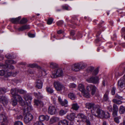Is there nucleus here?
I'll list each match as a JSON object with an SVG mask.
<instances>
[{"mask_svg": "<svg viewBox=\"0 0 125 125\" xmlns=\"http://www.w3.org/2000/svg\"><path fill=\"white\" fill-rule=\"evenodd\" d=\"M23 114L24 115V121L26 123H29L33 118L32 115L28 112L33 110L30 104L25 105L23 107Z\"/></svg>", "mask_w": 125, "mask_h": 125, "instance_id": "f257e3e1", "label": "nucleus"}, {"mask_svg": "<svg viewBox=\"0 0 125 125\" xmlns=\"http://www.w3.org/2000/svg\"><path fill=\"white\" fill-rule=\"evenodd\" d=\"M92 113L93 115L98 117H104L108 118L110 117L109 114L107 113V114H105L104 111L100 109V106L98 105L95 109V110L92 111Z\"/></svg>", "mask_w": 125, "mask_h": 125, "instance_id": "f03ea898", "label": "nucleus"}, {"mask_svg": "<svg viewBox=\"0 0 125 125\" xmlns=\"http://www.w3.org/2000/svg\"><path fill=\"white\" fill-rule=\"evenodd\" d=\"M54 87L58 91H61L62 92L64 93L67 90V89L59 82H54Z\"/></svg>", "mask_w": 125, "mask_h": 125, "instance_id": "7ed1b4c3", "label": "nucleus"}, {"mask_svg": "<svg viewBox=\"0 0 125 125\" xmlns=\"http://www.w3.org/2000/svg\"><path fill=\"white\" fill-rule=\"evenodd\" d=\"M86 89L89 92L91 91V94L94 95L95 94L97 88L94 85L90 84L87 86Z\"/></svg>", "mask_w": 125, "mask_h": 125, "instance_id": "20e7f679", "label": "nucleus"}, {"mask_svg": "<svg viewBox=\"0 0 125 125\" xmlns=\"http://www.w3.org/2000/svg\"><path fill=\"white\" fill-rule=\"evenodd\" d=\"M85 107L89 109H90L92 113V111L95 110V109L98 105H95L94 104L92 103H87L85 104Z\"/></svg>", "mask_w": 125, "mask_h": 125, "instance_id": "39448f33", "label": "nucleus"}, {"mask_svg": "<svg viewBox=\"0 0 125 125\" xmlns=\"http://www.w3.org/2000/svg\"><path fill=\"white\" fill-rule=\"evenodd\" d=\"M118 86L121 88L125 87V74L123 77L118 81Z\"/></svg>", "mask_w": 125, "mask_h": 125, "instance_id": "423d86ee", "label": "nucleus"}, {"mask_svg": "<svg viewBox=\"0 0 125 125\" xmlns=\"http://www.w3.org/2000/svg\"><path fill=\"white\" fill-rule=\"evenodd\" d=\"M5 62L7 64V67L12 69H13L14 68V67L13 66L10 65V64H15L16 63L15 61L13 60H7Z\"/></svg>", "mask_w": 125, "mask_h": 125, "instance_id": "0eeeda50", "label": "nucleus"}, {"mask_svg": "<svg viewBox=\"0 0 125 125\" xmlns=\"http://www.w3.org/2000/svg\"><path fill=\"white\" fill-rule=\"evenodd\" d=\"M53 74L56 77H60L63 75V72L61 69H58L55 70Z\"/></svg>", "mask_w": 125, "mask_h": 125, "instance_id": "6e6552de", "label": "nucleus"}, {"mask_svg": "<svg viewBox=\"0 0 125 125\" xmlns=\"http://www.w3.org/2000/svg\"><path fill=\"white\" fill-rule=\"evenodd\" d=\"M23 98L25 99V101L27 102V103H29V104L27 103L26 104H25V103L24 105L23 106V107L25 105H28L29 104H30H30V103L31 102V100L32 99V98L31 96H30L28 94H26L23 97Z\"/></svg>", "mask_w": 125, "mask_h": 125, "instance_id": "1a4fd4ad", "label": "nucleus"}, {"mask_svg": "<svg viewBox=\"0 0 125 125\" xmlns=\"http://www.w3.org/2000/svg\"><path fill=\"white\" fill-rule=\"evenodd\" d=\"M0 102L4 106L7 104L8 102V100L7 98L5 96H0Z\"/></svg>", "mask_w": 125, "mask_h": 125, "instance_id": "9d476101", "label": "nucleus"}, {"mask_svg": "<svg viewBox=\"0 0 125 125\" xmlns=\"http://www.w3.org/2000/svg\"><path fill=\"white\" fill-rule=\"evenodd\" d=\"M80 63H75L72 65V69L73 71L77 72L80 70Z\"/></svg>", "mask_w": 125, "mask_h": 125, "instance_id": "9b49d317", "label": "nucleus"}, {"mask_svg": "<svg viewBox=\"0 0 125 125\" xmlns=\"http://www.w3.org/2000/svg\"><path fill=\"white\" fill-rule=\"evenodd\" d=\"M43 84V82L41 80L38 79L37 80L35 83L36 87L39 89L42 88Z\"/></svg>", "mask_w": 125, "mask_h": 125, "instance_id": "f8f14e48", "label": "nucleus"}, {"mask_svg": "<svg viewBox=\"0 0 125 125\" xmlns=\"http://www.w3.org/2000/svg\"><path fill=\"white\" fill-rule=\"evenodd\" d=\"M56 111V109L55 107L53 106H51L49 107L48 112L51 115L54 114Z\"/></svg>", "mask_w": 125, "mask_h": 125, "instance_id": "ddd939ff", "label": "nucleus"}, {"mask_svg": "<svg viewBox=\"0 0 125 125\" xmlns=\"http://www.w3.org/2000/svg\"><path fill=\"white\" fill-rule=\"evenodd\" d=\"M58 99L60 104L62 106H64L65 107H66L67 106L68 102L66 99H64V101L63 102L62 101L61 97L59 96L58 97Z\"/></svg>", "mask_w": 125, "mask_h": 125, "instance_id": "4468645a", "label": "nucleus"}, {"mask_svg": "<svg viewBox=\"0 0 125 125\" xmlns=\"http://www.w3.org/2000/svg\"><path fill=\"white\" fill-rule=\"evenodd\" d=\"M12 95V96L14 98H16L17 96L18 95L17 94L18 93V89L15 88L11 89L10 91Z\"/></svg>", "mask_w": 125, "mask_h": 125, "instance_id": "2eb2a0df", "label": "nucleus"}, {"mask_svg": "<svg viewBox=\"0 0 125 125\" xmlns=\"http://www.w3.org/2000/svg\"><path fill=\"white\" fill-rule=\"evenodd\" d=\"M49 117L47 115H41L39 116V119L41 121H43L45 120L48 121L49 120Z\"/></svg>", "mask_w": 125, "mask_h": 125, "instance_id": "dca6fc26", "label": "nucleus"}, {"mask_svg": "<svg viewBox=\"0 0 125 125\" xmlns=\"http://www.w3.org/2000/svg\"><path fill=\"white\" fill-rule=\"evenodd\" d=\"M16 98H17L20 104L22 107V108L23 109V106L25 104V102L23 100L21 97L19 95H17L16 97Z\"/></svg>", "mask_w": 125, "mask_h": 125, "instance_id": "f3484780", "label": "nucleus"}, {"mask_svg": "<svg viewBox=\"0 0 125 125\" xmlns=\"http://www.w3.org/2000/svg\"><path fill=\"white\" fill-rule=\"evenodd\" d=\"M75 115V114L74 113H73L70 114L68 115H67V118L70 120H73L74 119Z\"/></svg>", "mask_w": 125, "mask_h": 125, "instance_id": "a211bd4d", "label": "nucleus"}, {"mask_svg": "<svg viewBox=\"0 0 125 125\" xmlns=\"http://www.w3.org/2000/svg\"><path fill=\"white\" fill-rule=\"evenodd\" d=\"M6 117L5 113H3L0 114V122L2 123L5 121Z\"/></svg>", "mask_w": 125, "mask_h": 125, "instance_id": "6ab92c4d", "label": "nucleus"}, {"mask_svg": "<svg viewBox=\"0 0 125 125\" xmlns=\"http://www.w3.org/2000/svg\"><path fill=\"white\" fill-rule=\"evenodd\" d=\"M21 17L19 16L16 18H12L10 19V21L14 24H17L18 23L19 20L21 19Z\"/></svg>", "mask_w": 125, "mask_h": 125, "instance_id": "aec40b11", "label": "nucleus"}, {"mask_svg": "<svg viewBox=\"0 0 125 125\" xmlns=\"http://www.w3.org/2000/svg\"><path fill=\"white\" fill-rule=\"evenodd\" d=\"M78 89L82 93H83L85 91L84 86V85L81 83L79 84Z\"/></svg>", "mask_w": 125, "mask_h": 125, "instance_id": "412c9836", "label": "nucleus"}, {"mask_svg": "<svg viewBox=\"0 0 125 125\" xmlns=\"http://www.w3.org/2000/svg\"><path fill=\"white\" fill-rule=\"evenodd\" d=\"M5 76L8 77L11 75H12L13 76H16V73H12L11 72H8L6 71L5 72Z\"/></svg>", "mask_w": 125, "mask_h": 125, "instance_id": "4be33fe9", "label": "nucleus"}, {"mask_svg": "<svg viewBox=\"0 0 125 125\" xmlns=\"http://www.w3.org/2000/svg\"><path fill=\"white\" fill-rule=\"evenodd\" d=\"M72 106V108L76 111L78 110L79 108V106L77 103L73 104Z\"/></svg>", "mask_w": 125, "mask_h": 125, "instance_id": "5701e85b", "label": "nucleus"}, {"mask_svg": "<svg viewBox=\"0 0 125 125\" xmlns=\"http://www.w3.org/2000/svg\"><path fill=\"white\" fill-rule=\"evenodd\" d=\"M68 122L66 120H63L60 121L58 123L59 125H68Z\"/></svg>", "mask_w": 125, "mask_h": 125, "instance_id": "b1692460", "label": "nucleus"}, {"mask_svg": "<svg viewBox=\"0 0 125 125\" xmlns=\"http://www.w3.org/2000/svg\"><path fill=\"white\" fill-rule=\"evenodd\" d=\"M59 119L58 117H53L51 118L50 120V123H53L55 122L58 121Z\"/></svg>", "mask_w": 125, "mask_h": 125, "instance_id": "393cba45", "label": "nucleus"}, {"mask_svg": "<svg viewBox=\"0 0 125 125\" xmlns=\"http://www.w3.org/2000/svg\"><path fill=\"white\" fill-rule=\"evenodd\" d=\"M109 93V91H106L104 95V99L105 101H109V97L108 95Z\"/></svg>", "mask_w": 125, "mask_h": 125, "instance_id": "a878e982", "label": "nucleus"}, {"mask_svg": "<svg viewBox=\"0 0 125 125\" xmlns=\"http://www.w3.org/2000/svg\"><path fill=\"white\" fill-rule=\"evenodd\" d=\"M46 89L47 92L49 94H52L53 93V90L51 87L47 86L46 88Z\"/></svg>", "mask_w": 125, "mask_h": 125, "instance_id": "bb28decb", "label": "nucleus"}, {"mask_svg": "<svg viewBox=\"0 0 125 125\" xmlns=\"http://www.w3.org/2000/svg\"><path fill=\"white\" fill-rule=\"evenodd\" d=\"M28 66L32 68L37 67L38 68L41 69V68L40 67L38 66L37 64L36 63L29 64L28 65Z\"/></svg>", "mask_w": 125, "mask_h": 125, "instance_id": "cd10ccee", "label": "nucleus"}, {"mask_svg": "<svg viewBox=\"0 0 125 125\" xmlns=\"http://www.w3.org/2000/svg\"><path fill=\"white\" fill-rule=\"evenodd\" d=\"M50 67L53 69L54 68L57 66V64L55 62H51L50 63Z\"/></svg>", "mask_w": 125, "mask_h": 125, "instance_id": "c85d7f7f", "label": "nucleus"}, {"mask_svg": "<svg viewBox=\"0 0 125 125\" xmlns=\"http://www.w3.org/2000/svg\"><path fill=\"white\" fill-rule=\"evenodd\" d=\"M82 93L83 94V96L87 98H89L90 97V95L89 93L86 91H85L83 93Z\"/></svg>", "mask_w": 125, "mask_h": 125, "instance_id": "c756f323", "label": "nucleus"}, {"mask_svg": "<svg viewBox=\"0 0 125 125\" xmlns=\"http://www.w3.org/2000/svg\"><path fill=\"white\" fill-rule=\"evenodd\" d=\"M77 116L78 117L80 118L86 119L87 118V117L82 114H78Z\"/></svg>", "mask_w": 125, "mask_h": 125, "instance_id": "7c9ffc66", "label": "nucleus"}, {"mask_svg": "<svg viewBox=\"0 0 125 125\" xmlns=\"http://www.w3.org/2000/svg\"><path fill=\"white\" fill-rule=\"evenodd\" d=\"M125 108L123 106H120L119 109V112L120 114H123L125 112Z\"/></svg>", "mask_w": 125, "mask_h": 125, "instance_id": "2f4dec72", "label": "nucleus"}, {"mask_svg": "<svg viewBox=\"0 0 125 125\" xmlns=\"http://www.w3.org/2000/svg\"><path fill=\"white\" fill-rule=\"evenodd\" d=\"M93 77L92 76L87 78L86 79V81L89 83H95V82L93 80Z\"/></svg>", "mask_w": 125, "mask_h": 125, "instance_id": "473e14b6", "label": "nucleus"}, {"mask_svg": "<svg viewBox=\"0 0 125 125\" xmlns=\"http://www.w3.org/2000/svg\"><path fill=\"white\" fill-rule=\"evenodd\" d=\"M14 99H11V103L13 106H15L17 104V100L16 98H14Z\"/></svg>", "mask_w": 125, "mask_h": 125, "instance_id": "72a5a7b5", "label": "nucleus"}, {"mask_svg": "<svg viewBox=\"0 0 125 125\" xmlns=\"http://www.w3.org/2000/svg\"><path fill=\"white\" fill-rule=\"evenodd\" d=\"M99 79L97 76L93 77V80L95 82V83H93L96 84L98 83Z\"/></svg>", "mask_w": 125, "mask_h": 125, "instance_id": "f704fd0d", "label": "nucleus"}, {"mask_svg": "<svg viewBox=\"0 0 125 125\" xmlns=\"http://www.w3.org/2000/svg\"><path fill=\"white\" fill-rule=\"evenodd\" d=\"M68 97L72 100H74L75 98L74 95L73 93H70L68 94Z\"/></svg>", "mask_w": 125, "mask_h": 125, "instance_id": "c9c22d12", "label": "nucleus"}, {"mask_svg": "<svg viewBox=\"0 0 125 125\" xmlns=\"http://www.w3.org/2000/svg\"><path fill=\"white\" fill-rule=\"evenodd\" d=\"M67 113V112L63 110H61L59 112V114L61 116H62L65 114Z\"/></svg>", "mask_w": 125, "mask_h": 125, "instance_id": "e433bc0d", "label": "nucleus"}, {"mask_svg": "<svg viewBox=\"0 0 125 125\" xmlns=\"http://www.w3.org/2000/svg\"><path fill=\"white\" fill-rule=\"evenodd\" d=\"M34 102L35 104L37 106L39 105L40 104H42V102L39 101L37 100H35Z\"/></svg>", "mask_w": 125, "mask_h": 125, "instance_id": "4c0bfd02", "label": "nucleus"}, {"mask_svg": "<svg viewBox=\"0 0 125 125\" xmlns=\"http://www.w3.org/2000/svg\"><path fill=\"white\" fill-rule=\"evenodd\" d=\"M113 101L114 102L116 103L117 104H120L122 103V101L119 100H117L115 99L113 100Z\"/></svg>", "mask_w": 125, "mask_h": 125, "instance_id": "58836bf2", "label": "nucleus"}, {"mask_svg": "<svg viewBox=\"0 0 125 125\" xmlns=\"http://www.w3.org/2000/svg\"><path fill=\"white\" fill-rule=\"evenodd\" d=\"M27 19L24 18L21 21L20 23L21 24H24L27 22Z\"/></svg>", "mask_w": 125, "mask_h": 125, "instance_id": "ea45409f", "label": "nucleus"}, {"mask_svg": "<svg viewBox=\"0 0 125 125\" xmlns=\"http://www.w3.org/2000/svg\"><path fill=\"white\" fill-rule=\"evenodd\" d=\"M62 9L66 10H69L70 9L69 8L68 6L66 5H63L62 6Z\"/></svg>", "mask_w": 125, "mask_h": 125, "instance_id": "a19ab883", "label": "nucleus"}, {"mask_svg": "<svg viewBox=\"0 0 125 125\" xmlns=\"http://www.w3.org/2000/svg\"><path fill=\"white\" fill-rule=\"evenodd\" d=\"M18 93H19L21 94H25L26 93V91H25L22 89H18Z\"/></svg>", "mask_w": 125, "mask_h": 125, "instance_id": "79ce46f5", "label": "nucleus"}, {"mask_svg": "<svg viewBox=\"0 0 125 125\" xmlns=\"http://www.w3.org/2000/svg\"><path fill=\"white\" fill-rule=\"evenodd\" d=\"M53 19L51 18L49 19L48 20L47 23L48 24L50 25L53 22Z\"/></svg>", "mask_w": 125, "mask_h": 125, "instance_id": "37998d69", "label": "nucleus"}, {"mask_svg": "<svg viewBox=\"0 0 125 125\" xmlns=\"http://www.w3.org/2000/svg\"><path fill=\"white\" fill-rule=\"evenodd\" d=\"M116 90V88L115 87L112 88L111 90V93L113 95H114L115 93V91Z\"/></svg>", "mask_w": 125, "mask_h": 125, "instance_id": "c03bdc74", "label": "nucleus"}, {"mask_svg": "<svg viewBox=\"0 0 125 125\" xmlns=\"http://www.w3.org/2000/svg\"><path fill=\"white\" fill-rule=\"evenodd\" d=\"M1 94H3L6 92V89L4 88H0Z\"/></svg>", "mask_w": 125, "mask_h": 125, "instance_id": "a18cd8bd", "label": "nucleus"}, {"mask_svg": "<svg viewBox=\"0 0 125 125\" xmlns=\"http://www.w3.org/2000/svg\"><path fill=\"white\" fill-rule=\"evenodd\" d=\"M88 119L90 120H92L93 119V117L92 115L90 114L89 113L88 114Z\"/></svg>", "mask_w": 125, "mask_h": 125, "instance_id": "49530a36", "label": "nucleus"}, {"mask_svg": "<svg viewBox=\"0 0 125 125\" xmlns=\"http://www.w3.org/2000/svg\"><path fill=\"white\" fill-rule=\"evenodd\" d=\"M98 68H96L94 71L93 74L94 75H96L98 73Z\"/></svg>", "mask_w": 125, "mask_h": 125, "instance_id": "de8ad7c7", "label": "nucleus"}, {"mask_svg": "<svg viewBox=\"0 0 125 125\" xmlns=\"http://www.w3.org/2000/svg\"><path fill=\"white\" fill-rule=\"evenodd\" d=\"M14 125H23V124L21 122L17 121L14 123Z\"/></svg>", "mask_w": 125, "mask_h": 125, "instance_id": "09e8293b", "label": "nucleus"}, {"mask_svg": "<svg viewBox=\"0 0 125 125\" xmlns=\"http://www.w3.org/2000/svg\"><path fill=\"white\" fill-rule=\"evenodd\" d=\"M76 85L73 83H70L69 85V86L70 88H74L76 87Z\"/></svg>", "mask_w": 125, "mask_h": 125, "instance_id": "8fccbe9b", "label": "nucleus"}, {"mask_svg": "<svg viewBox=\"0 0 125 125\" xmlns=\"http://www.w3.org/2000/svg\"><path fill=\"white\" fill-rule=\"evenodd\" d=\"M63 22L62 21H60L57 22V24L58 26H61L63 24Z\"/></svg>", "mask_w": 125, "mask_h": 125, "instance_id": "3c124183", "label": "nucleus"}, {"mask_svg": "<svg viewBox=\"0 0 125 125\" xmlns=\"http://www.w3.org/2000/svg\"><path fill=\"white\" fill-rule=\"evenodd\" d=\"M86 66V65L83 63H80V70L82 69H83L85 68Z\"/></svg>", "mask_w": 125, "mask_h": 125, "instance_id": "603ef678", "label": "nucleus"}, {"mask_svg": "<svg viewBox=\"0 0 125 125\" xmlns=\"http://www.w3.org/2000/svg\"><path fill=\"white\" fill-rule=\"evenodd\" d=\"M114 111H118V108L117 105L115 104H114L113 105Z\"/></svg>", "mask_w": 125, "mask_h": 125, "instance_id": "864d4df0", "label": "nucleus"}, {"mask_svg": "<svg viewBox=\"0 0 125 125\" xmlns=\"http://www.w3.org/2000/svg\"><path fill=\"white\" fill-rule=\"evenodd\" d=\"M34 125H44L41 122L37 121L34 124Z\"/></svg>", "mask_w": 125, "mask_h": 125, "instance_id": "5fc2aeb1", "label": "nucleus"}, {"mask_svg": "<svg viewBox=\"0 0 125 125\" xmlns=\"http://www.w3.org/2000/svg\"><path fill=\"white\" fill-rule=\"evenodd\" d=\"M120 117H117L115 118L114 120L115 121V122L117 124H118L119 123V119H120Z\"/></svg>", "mask_w": 125, "mask_h": 125, "instance_id": "6e6d98bb", "label": "nucleus"}, {"mask_svg": "<svg viewBox=\"0 0 125 125\" xmlns=\"http://www.w3.org/2000/svg\"><path fill=\"white\" fill-rule=\"evenodd\" d=\"M5 72L3 70H0V76L5 75Z\"/></svg>", "mask_w": 125, "mask_h": 125, "instance_id": "4d7b16f0", "label": "nucleus"}, {"mask_svg": "<svg viewBox=\"0 0 125 125\" xmlns=\"http://www.w3.org/2000/svg\"><path fill=\"white\" fill-rule=\"evenodd\" d=\"M118 111H114L113 115L114 117L116 116L117 115Z\"/></svg>", "mask_w": 125, "mask_h": 125, "instance_id": "13d9d810", "label": "nucleus"}, {"mask_svg": "<svg viewBox=\"0 0 125 125\" xmlns=\"http://www.w3.org/2000/svg\"><path fill=\"white\" fill-rule=\"evenodd\" d=\"M107 109L110 112H111L112 111V106L110 105H108L107 107Z\"/></svg>", "mask_w": 125, "mask_h": 125, "instance_id": "bf43d9fd", "label": "nucleus"}, {"mask_svg": "<svg viewBox=\"0 0 125 125\" xmlns=\"http://www.w3.org/2000/svg\"><path fill=\"white\" fill-rule=\"evenodd\" d=\"M18 30L19 31H23L25 30L24 26H23L19 28Z\"/></svg>", "mask_w": 125, "mask_h": 125, "instance_id": "052dcab7", "label": "nucleus"}, {"mask_svg": "<svg viewBox=\"0 0 125 125\" xmlns=\"http://www.w3.org/2000/svg\"><path fill=\"white\" fill-rule=\"evenodd\" d=\"M28 36L29 37H35V35L34 34L31 33L28 34Z\"/></svg>", "mask_w": 125, "mask_h": 125, "instance_id": "680f3d73", "label": "nucleus"}, {"mask_svg": "<svg viewBox=\"0 0 125 125\" xmlns=\"http://www.w3.org/2000/svg\"><path fill=\"white\" fill-rule=\"evenodd\" d=\"M70 34L71 36H73L75 34L74 31L73 30L71 31H70Z\"/></svg>", "mask_w": 125, "mask_h": 125, "instance_id": "e2e57ef3", "label": "nucleus"}, {"mask_svg": "<svg viewBox=\"0 0 125 125\" xmlns=\"http://www.w3.org/2000/svg\"><path fill=\"white\" fill-rule=\"evenodd\" d=\"M25 30L27 29H29L30 28V26L29 25H25L24 26Z\"/></svg>", "mask_w": 125, "mask_h": 125, "instance_id": "0e129e2a", "label": "nucleus"}, {"mask_svg": "<svg viewBox=\"0 0 125 125\" xmlns=\"http://www.w3.org/2000/svg\"><path fill=\"white\" fill-rule=\"evenodd\" d=\"M6 57L7 58L9 59H11V55L10 54H7L6 55Z\"/></svg>", "mask_w": 125, "mask_h": 125, "instance_id": "69168bd1", "label": "nucleus"}, {"mask_svg": "<svg viewBox=\"0 0 125 125\" xmlns=\"http://www.w3.org/2000/svg\"><path fill=\"white\" fill-rule=\"evenodd\" d=\"M86 123L87 125H90V121L86 119Z\"/></svg>", "mask_w": 125, "mask_h": 125, "instance_id": "338daca9", "label": "nucleus"}, {"mask_svg": "<svg viewBox=\"0 0 125 125\" xmlns=\"http://www.w3.org/2000/svg\"><path fill=\"white\" fill-rule=\"evenodd\" d=\"M115 97L119 99H122V97L121 96H120L118 95H117Z\"/></svg>", "mask_w": 125, "mask_h": 125, "instance_id": "774afa93", "label": "nucleus"}]
</instances>
